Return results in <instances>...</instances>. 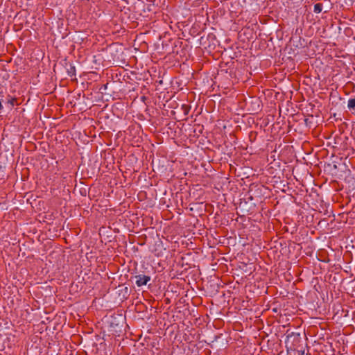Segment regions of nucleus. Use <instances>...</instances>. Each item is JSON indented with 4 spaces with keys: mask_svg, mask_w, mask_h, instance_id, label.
<instances>
[{
    "mask_svg": "<svg viewBox=\"0 0 355 355\" xmlns=\"http://www.w3.org/2000/svg\"><path fill=\"white\" fill-rule=\"evenodd\" d=\"M125 322V318L122 314H117L116 315H112L110 321V325L111 327L115 329V331H118V329L121 327ZM120 331V329H119Z\"/></svg>",
    "mask_w": 355,
    "mask_h": 355,
    "instance_id": "f257e3e1",
    "label": "nucleus"
},
{
    "mask_svg": "<svg viewBox=\"0 0 355 355\" xmlns=\"http://www.w3.org/2000/svg\"><path fill=\"white\" fill-rule=\"evenodd\" d=\"M136 279L135 284L138 287L145 286L150 280V277L144 275H139L135 277Z\"/></svg>",
    "mask_w": 355,
    "mask_h": 355,
    "instance_id": "f03ea898",
    "label": "nucleus"
},
{
    "mask_svg": "<svg viewBox=\"0 0 355 355\" xmlns=\"http://www.w3.org/2000/svg\"><path fill=\"white\" fill-rule=\"evenodd\" d=\"M16 101L15 98L10 97L8 101L6 102L8 105H10V108H12L15 105V102Z\"/></svg>",
    "mask_w": 355,
    "mask_h": 355,
    "instance_id": "423d86ee",
    "label": "nucleus"
},
{
    "mask_svg": "<svg viewBox=\"0 0 355 355\" xmlns=\"http://www.w3.org/2000/svg\"><path fill=\"white\" fill-rule=\"evenodd\" d=\"M2 109H3V105H2L1 101L0 100V110H2Z\"/></svg>",
    "mask_w": 355,
    "mask_h": 355,
    "instance_id": "0eeeda50",
    "label": "nucleus"
},
{
    "mask_svg": "<svg viewBox=\"0 0 355 355\" xmlns=\"http://www.w3.org/2000/svg\"><path fill=\"white\" fill-rule=\"evenodd\" d=\"M347 107L349 110L355 111V98H349L348 100Z\"/></svg>",
    "mask_w": 355,
    "mask_h": 355,
    "instance_id": "7ed1b4c3",
    "label": "nucleus"
},
{
    "mask_svg": "<svg viewBox=\"0 0 355 355\" xmlns=\"http://www.w3.org/2000/svg\"><path fill=\"white\" fill-rule=\"evenodd\" d=\"M67 73H68V75L70 76V77H72L73 76L76 75V69H75V67L70 64L69 65V68L67 69Z\"/></svg>",
    "mask_w": 355,
    "mask_h": 355,
    "instance_id": "39448f33",
    "label": "nucleus"
},
{
    "mask_svg": "<svg viewBox=\"0 0 355 355\" xmlns=\"http://www.w3.org/2000/svg\"><path fill=\"white\" fill-rule=\"evenodd\" d=\"M322 8H323L322 4L320 3H318L315 4L313 11L315 13H320L322 12Z\"/></svg>",
    "mask_w": 355,
    "mask_h": 355,
    "instance_id": "20e7f679",
    "label": "nucleus"
}]
</instances>
